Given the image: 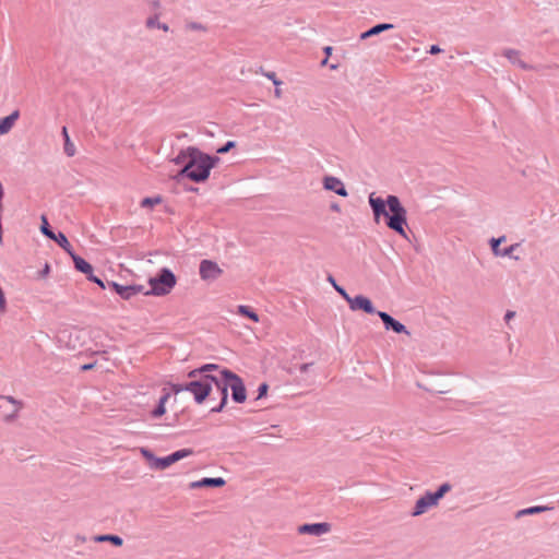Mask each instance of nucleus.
I'll use <instances>...</instances> for the list:
<instances>
[{"label": "nucleus", "mask_w": 559, "mask_h": 559, "mask_svg": "<svg viewBox=\"0 0 559 559\" xmlns=\"http://www.w3.org/2000/svg\"><path fill=\"white\" fill-rule=\"evenodd\" d=\"M369 205L371 207L373 219L376 223L380 222L381 217H384L385 225L399 234L400 236L407 238L405 226L407 225V211L401 203L399 197L389 194L385 200L381 197H377L374 192L369 194Z\"/></svg>", "instance_id": "obj_1"}, {"label": "nucleus", "mask_w": 559, "mask_h": 559, "mask_svg": "<svg viewBox=\"0 0 559 559\" xmlns=\"http://www.w3.org/2000/svg\"><path fill=\"white\" fill-rule=\"evenodd\" d=\"M189 153L191 159L178 171L176 179L188 178L193 182H204L210 177L211 169L219 162V157L203 153L194 146H189Z\"/></svg>", "instance_id": "obj_2"}, {"label": "nucleus", "mask_w": 559, "mask_h": 559, "mask_svg": "<svg viewBox=\"0 0 559 559\" xmlns=\"http://www.w3.org/2000/svg\"><path fill=\"white\" fill-rule=\"evenodd\" d=\"M190 381L186 383H171L169 386L175 394L182 391H188L193 394L194 401L198 404H202L210 395L213 381H215L214 374H203L202 377L189 378Z\"/></svg>", "instance_id": "obj_3"}, {"label": "nucleus", "mask_w": 559, "mask_h": 559, "mask_svg": "<svg viewBox=\"0 0 559 559\" xmlns=\"http://www.w3.org/2000/svg\"><path fill=\"white\" fill-rule=\"evenodd\" d=\"M177 283V277L168 267H162L158 273L148 280L151 289L144 295L165 296L171 292Z\"/></svg>", "instance_id": "obj_4"}, {"label": "nucleus", "mask_w": 559, "mask_h": 559, "mask_svg": "<svg viewBox=\"0 0 559 559\" xmlns=\"http://www.w3.org/2000/svg\"><path fill=\"white\" fill-rule=\"evenodd\" d=\"M221 376L229 382L233 401L238 404L243 403L247 399V391L242 379L227 368L221 370Z\"/></svg>", "instance_id": "obj_5"}, {"label": "nucleus", "mask_w": 559, "mask_h": 559, "mask_svg": "<svg viewBox=\"0 0 559 559\" xmlns=\"http://www.w3.org/2000/svg\"><path fill=\"white\" fill-rule=\"evenodd\" d=\"M22 408V401H19L13 396L0 395V411L3 413L4 421H13Z\"/></svg>", "instance_id": "obj_6"}, {"label": "nucleus", "mask_w": 559, "mask_h": 559, "mask_svg": "<svg viewBox=\"0 0 559 559\" xmlns=\"http://www.w3.org/2000/svg\"><path fill=\"white\" fill-rule=\"evenodd\" d=\"M507 240V237L506 236H501V237H498V238H491L489 240V245H490V248H491V251L493 253V255L496 257H509L515 261H519L520 260V257L519 255H514L513 252L520 248V243L516 242V243H513L509 247H507V249H501L500 248V245L502 242H504Z\"/></svg>", "instance_id": "obj_7"}, {"label": "nucleus", "mask_w": 559, "mask_h": 559, "mask_svg": "<svg viewBox=\"0 0 559 559\" xmlns=\"http://www.w3.org/2000/svg\"><path fill=\"white\" fill-rule=\"evenodd\" d=\"M199 274L203 281L214 282L222 276L223 270L215 261L204 259L200 262Z\"/></svg>", "instance_id": "obj_8"}, {"label": "nucleus", "mask_w": 559, "mask_h": 559, "mask_svg": "<svg viewBox=\"0 0 559 559\" xmlns=\"http://www.w3.org/2000/svg\"><path fill=\"white\" fill-rule=\"evenodd\" d=\"M193 454L192 449H180L178 451L173 452L171 454L158 457V460H155V469L157 471H164L167 467H169L171 464L188 457Z\"/></svg>", "instance_id": "obj_9"}, {"label": "nucleus", "mask_w": 559, "mask_h": 559, "mask_svg": "<svg viewBox=\"0 0 559 559\" xmlns=\"http://www.w3.org/2000/svg\"><path fill=\"white\" fill-rule=\"evenodd\" d=\"M347 302L352 311L360 310L368 314H377L378 312L373 307L372 301L364 295H357L355 297L349 296Z\"/></svg>", "instance_id": "obj_10"}, {"label": "nucleus", "mask_w": 559, "mask_h": 559, "mask_svg": "<svg viewBox=\"0 0 559 559\" xmlns=\"http://www.w3.org/2000/svg\"><path fill=\"white\" fill-rule=\"evenodd\" d=\"M377 314L383 322L384 329L386 331H393L396 334H407L409 335V331L406 326L400 321L395 320L392 316H390L385 311H378Z\"/></svg>", "instance_id": "obj_11"}, {"label": "nucleus", "mask_w": 559, "mask_h": 559, "mask_svg": "<svg viewBox=\"0 0 559 559\" xmlns=\"http://www.w3.org/2000/svg\"><path fill=\"white\" fill-rule=\"evenodd\" d=\"M438 506V502L432 497L431 491H426L424 496L417 499L413 511L411 512L412 516H419L426 513L430 508Z\"/></svg>", "instance_id": "obj_12"}, {"label": "nucleus", "mask_w": 559, "mask_h": 559, "mask_svg": "<svg viewBox=\"0 0 559 559\" xmlns=\"http://www.w3.org/2000/svg\"><path fill=\"white\" fill-rule=\"evenodd\" d=\"M323 188L328 191H332L340 197H347L348 192L342 182V180L334 176H325L323 178Z\"/></svg>", "instance_id": "obj_13"}, {"label": "nucleus", "mask_w": 559, "mask_h": 559, "mask_svg": "<svg viewBox=\"0 0 559 559\" xmlns=\"http://www.w3.org/2000/svg\"><path fill=\"white\" fill-rule=\"evenodd\" d=\"M331 531V524L326 522L302 524L298 527L300 534H310L313 536H321Z\"/></svg>", "instance_id": "obj_14"}, {"label": "nucleus", "mask_w": 559, "mask_h": 559, "mask_svg": "<svg viewBox=\"0 0 559 559\" xmlns=\"http://www.w3.org/2000/svg\"><path fill=\"white\" fill-rule=\"evenodd\" d=\"M226 481L222 477H204L200 480L192 481L190 488L198 489L204 487L219 488L225 486Z\"/></svg>", "instance_id": "obj_15"}, {"label": "nucleus", "mask_w": 559, "mask_h": 559, "mask_svg": "<svg viewBox=\"0 0 559 559\" xmlns=\"http://www.w3.org/2000/svg\"><path fill=\"white\" fill-rule=\"evenodd\" d=\"M19 110H14L9 116L0 119V135L8 133L12 129L14 122L19 119Z\"/></svg>", "instance_id": "obj_16"}, {"label": "nucleus", "mask_w": 559, "mask_h": 559, "mask_svg": "<svg viewBox=\"0 0 559 559\" xmlns=\"http://www.w3.org/2000/svg\"><path fill=\"white\" fill-rule=\"evenodd\" d=\"M107 286L109 289L119 295L122 299L129 300L130 298V285H121L112 281H107Z\"/></svg>", "instance_id": "obj_17"}, {"label": "nucleus", "mask_w": 559, "mask_h": 559, "mask_svg": "<svg viewBox=\"0 0 559 559\" xmlns=\"http://www.w3.org/2000/svg\"><path fill=\"white\" fill-rule=\"evenodd\" d=\"M71 259H72V261L74 263V267L78 272H81L83 274L93 272L92 264L88 263L86 260H84L82 257L74 253L71 255Z\"/></svg>", "instance_id": "obj_18"}, {"label": "nucleus", "mask_w": 559, "mask_h": 559, "mask_svg": "<svg viewBox=\"0 0 559 559\" xmlns=\"http://www.w3.org/2000/svg\"><path fill=\"white\" fill-rule=\"evenodd\" d=\"M503 55L512 62L513 64H518L520 68L527 70L531 67L520 59V51L514 49H506Z\"/></svg>", "instance_id": "obj_19"}, {"label": "nucleus", "mask_w": 559, "mask_h": 559, "mask_svg": "<svg viewBox=\"0 0 559 559\" xmlns=\"http://www.w3.org/2000/svg\"><path fill=\"white\" fill-rule=\"evenodd\" d=\"M219 369L216 364H205L197 369L188 372V378L202 377L203 374H210L209 372Z\"/></svg>", "instance_id": "obj_20"}, {"label": "nucleus", "mask_w": 559, "mask_h": 559, "mask_svg": "<svg viewBox=\"0 0 559 559\" xmlns=\"http://www.w3.org/2000/svg\"><path fill=\"white\" fill-rule=\"evenodd\" d=\"M169 397H170V393L164 392V394L159 397L158 404L151 413L153 418H159L166 413L165 404L167 403Z\"/></svg>", "instance_id": "obj_21"}, {"label": "nucleus", "mask_w": 559, "mask_h": 559, "mask_svg": "<svg viewBox=\"0 0 559 559\" xmlns=\"http://www.w3.org/2000/svg\"><path fill=\"white\" fill-rule=\"evenodd\" d=\"M548 510H551V508L547 507V506L530 507V508H526V509L519 510L515 513V519H520V518L525 516V515L538 514V513H542V512H545V511H548Z\"/></svg>", "instance_id": "obj_22"}, {"label": "nucleus", "mask_w": 559, "mask_h": 559, "mask_svg": "<svg viewBox=\"0 0 559 559\" xmlns=\"http://www.w3.org/2000/svg\"><path fill=\"white\" fill-rule=\"evenodd\" d=\"M51 240L56 241L70 257L75 253L67 236L63 233L59 231L58 234L55 235V238H52Z\"/></svg>", "instance_id": "obj_23"}, {"label": "nucleus", "mask_w": 559, "mask_h": 559, "mask_svg": "<svg viewBox=\"0 0 559 559\" xmlns=\"http://www.w3.org/2000/svg\"><path fill=\"white\" fill-rule=\"evenodd\" d=\"M213 385H215L216 389L219 391L221 399L225 400V395H226V400L228 401V388H229L228 380H226L223 376L221 378L215 376V381H213Z\"/></svg>", "instance_id": "obj_24"}, {"label": "nucleus", "mask_w": 559, "mask_h": 559, "mask_svg": "<svg viewBox=\"0 0 559 559\" xmlns=\"http://www.w3.org/2000/svg\"><path fill=\"white\" fill-rule=\"evenodd\" d=\"M95 540L111 543L112 545H115L117 547L122 546V544H123V539L120 536L114 535V534L97 535L95 537Z\"/></svg>", "instance_id": "obj_25"}, {"label": "nucleus", "mask_w": 559, "mask_h": 559, "mask_svg": "<svg viewBox=\"0 0 559 559\" xmlns=\"http://www.w3.org/2000/svg\"><path fill=\"white\" fill-rule=\"evenodd\" d=\"M40 221H41V224H40V231H41V234L45 235L50 240L52 238H55L56 233L53 231V229L49 225L48 218H47V216L45 214H43L40 216Z\"/></svg>", "instance_id": "obj_26"}, {"label": "nucleus", "mask_w": 559, "mask_h": 559, "mask_svg": "<svg viewBox=\"0 0 559 559\" xmlns=\"http://www.w3.org/2000/svg\"><path fill=\"white\" fill-rule=\"evenodd\" d=\"M452 489V485L450 483L441 484L436 491H431L432 497L439 503V501Z\"/></svg>", "instance_id": "obj_27"}, {"label": "nucleus", "mask_w": 559, "mask_h": 559, "mask_svg": "<svg viewBox=\"0 0 559 559\" xmlns=\"http://www.w3.org/2000/svg\"><path fill=\"white\" fill-rule=\"evenodd\" d=\"M238 313L249 318L253 322H259V316L255 311H253L249 306L240 305L238 306Z\"/></svg>", "instance_id": "obj_28"}, {"label": "nucleus", "mask_w": 559, "mask_h": 559, "mask_svg": "<svg viewBox=\"0 0 559 559\" xmlns=\"http://www.w3.org/2000/svg\"><path fill=\"white\" fill-rule=\"evenodd\" d=\"M391 28H393L392 24H386V23L378 24V25L362 32L360 35H378L379 33L389 31Z\"/></svg>", "instance_id": "obj_29"}, {"label": "nucleus", "mask_w": 559, "mask_h": 559, "mask_svg": "<svg viewBox=\"0 0 559 559\" xmlns=\"http://www.w3.org/2000/svg\"><path fill=\"white\" fill-rule=\"evenodd\" d=\"M191 159V154L189 153V147H187L186 150H181L179 152V154L173 158V163H175L176 165H181V164H185Z\"/></svg>", "instance_id": "obj_30"}, {"label": "nucleus", "mask_w": 559, "mask_h": 559, "mask_svg": "<svg viewBox=\"0 0 559 559\" xmlns=\"http://www.w3.org/2000/svg\"><path fill=\"white\" fill-rule=\"evenodd\" d=\"M147 27L151 32L162 31L164 33L168 32V26L166 24H162L157 21V19H150L147 21Z\"/></svg>", "instance_id": "obj_31"}, {"label": "nucleus", "mask_w": 559, "mask_h": 559, "mask_svg": "<svg viewBox=\"0 0 559 559\" xmlns=\"http://www.w3.org/2000/svg\"><path fill=\"white\" fill-rule=\"evenodd\" d=\"M141 454L143 455V457L146 459V461L150 464V467L155 469V460H158V457L155 456L153 452L146 448L141 449Z\"/></svg>", "instance_id": "obj_32"}, {"label": "nucleus", "mask_w": 559, "mask_h": 559, "mask_svg": "<svg viewBox=\"0 0 559 559\" xmlns=\"http://www.w3.org/2000/svg\"><path fill=\"white\" fill-rule=\"evenodd\" d=\"M163 199L160 195H156V197H153V198H144L142 201H141V206L142 207H153L154 205L156 204H159L162 203Z\"/></svg>", "instance_id": "obj_33"}, {"label": "nucleus", "mask_w": 559, "mask_h": 559, "mask_svg": "<svg viewBox=\"0 0 559 559\" xmlns=\"http://www.w3.org/2000/svg\"><path fill=\"white\" fill-rule=\"evenodd\" d=\"M328 281L333 285L335 290L347 301L349 298V294L346 292V289L340 285L336 284V281L332 275H329Z\"/></svg>", "instance_id": "obj_34"}, {"label": "nucleus", "mask_w": 559, "mask_h": 559, "mask_svg": "<svg viewBox=\"0 0 559 559\" xmlns=\"http://www.w3.org/2000/svg\"><path fill=\"white\" fill-rule=\"evenodd\" d=\"M63 150H64V153L68 155V156H74L75 154V146L74 144L71 142L70 140V136H67L66 141H64V146H63Z\"/></svg>", "instance_id": "obj_35"}, {"label": "nucleus", "mask_w": 559, "mask_h": 559, "mask_svg": "<svg viewBox=\"0 0 559 559\" xmlns=\"http://www.w3.org/2000/svg\"><path fill=\"white\" fill-rule=\"evenodd\" d=\"M235 147H236V141H227L224 145L219 146L216 150V153L217 154H226Z\"/></svg>", "instance_id": "obj_36"}, {"label": "nucleus", "mask_w": 559, "mask_h": 559, "mask_svg": "<svg viewBox=\"0 0 559 559\" xmlns=\"http://www.w3.org/2000/svg\"><path fill=\"white\" fill-rule=\"evenodd\" d=\"M206 27L203 24L191 22L187 25V32H206Z\"/></svg>", "instance_id": "obj_37"}, {"label": "nucleus", "mask_w": 559, "mask_h": 559, "mask_svg": "<svg viewBox=\"0 0 559 559\" xmlns=\"http://www.w3.org/2000/svg\"><path fill=\"white\" fill-rule=\"evenodd\" d=\"M267 391H269V385L267 383L263 382L259 385L258 388V395H257V400H260L264 396H266L267 394Z\"/></svg>", "instance_id": "obj_38"}, {"label": "nucleus", "mask_w": 559, "mask_h": 559, "mask_svg": "<svg viewBox=\"0 0 559 559\" xmlns=\"http://www.w3.org/2000/svg\"><path fill=\"white\" fill-rule=\"evenodd\" d=\"M7 310V299L2 288L0 287V312L3 313Z\"/></svg>", "instance_id": "obj_39"}, {"label": "nucleus", "mask_w": 559, "mask_h": 559, "mask_svg": "<svg viewBox=\"0 0 559 559\" xmlns=\"http://www.w3.org/2000/svg\"><path fill=\"white\" fill-rule=\"evenodd\" d=\"M130 298L143 292L144 287L142 285H130Z\"/></svg>", "instance_id": "obj_40"}, {"label": "nucleus", "mask_w": 559, "mask_h": 559, "mask_svg": "<svg viewBox=\"0 0 559 559\" xmlns=\"http://www.w3.org/2000/svg\"><path fill=\"white\" fill-rule=\"evenodd\" d=\"M264 75H265L267 79H270V80L273 82V84H274L275 86H280V85L282 84V81H280V80L276 78L275 72H266V73H264Z\"/></svg>", "instance_id": "obj_41"}, {"label": "nucleus", "mask_w": 559, "mask_h": 559, "mask_svg": "<svg viewBox=\"0 0 559 559\" xmlns=\"http://www.w3.org/2000/svg\"><path fill=\"white\" fill-rule=\"evenodd\" d=\"M227 404V400L221 399V403L211 409V413H221Z\"/></svg>", "instance_id": "obj_42"}, {"label": "nucleus", "mask_w": 559, "mask_h": 559, "mask_svg": "<svg viewBox=\"0 0 559 559\" xmlns=\"http://www.w3.org/2000/svg\"><path fill=\"white\" fill-rule=\"evenodd\" d=\"M91 282L97 284L98 286H100L102 288L106 289L108 288L107 286V282L105 283L102 278H99L98 276H95V277H91Z\"/></svg>", "instance_id": "obj_43"}, {"label": "nucleus", "mask_w": 559, "mask_h": 559, "mask_svg": "<svg viewBox=\"0 0 559 559\" xmlns=\"http://www.w3.org/2000/svg\"><path fill=\"white\" fill-rule=\"evenodd\" d=\"M49 272H50V265L48 263H46L44 269L38 272V277L44 278L49 274Z\"/></svg>", "instance_id": "obj_44"}, {"label": "nucleus", "mask_w": 559, "mask_h": 559, "mask_svg": "<svg viewBox=\"0 0 559 559\" xmlns=\"http://www.w3.org/2000/svg\"><path fill=\"white\" fill-rule=\"evenodd\" d=\"M442 49L438 46V45H431L428 52L431 53V55H437L439 52H441Z\"/></svg>", "instance_id": "obj_45"}, {"label": "nucleus", "mask_w": 559, "mask_h": 559, "mask_svg": "<svg viewBox=\"0 0 559 559\" xmlns=\"http://www.w3.org/2000/svg\"><path fill=\"white\" fill-rule=\"evenodd\" d=\"M515 317V311L508 310L504 314V321L509 324L510 320Z\"/></svg>", "instance_id": "obj_46"}, {"label": "nucleus", "mask_w": 559, "mask_h": 559, "mask_svg": "<svg viewBox=\"0 0 559 559\" xmlns=\"http://www.w3.org/2000/svg\"><path fill=\"white\" fill-rule=\"evenodd\" d=\"M312 365H313L312 362L300 365V367H299L300 372H302V373L307 372Z\"/></svg>", "instance_id": "obj_47"}, {"label": "nucleus", "mask_w": 559, "mask_h": 559, "mask_svg": "<svg viewBox=\"0 0 559 559\" xmlns=\"http://www.w3.org/2000/svg\"><path fill=\"white\" fill-rule=\"evenodd\" d=\"M330 210L333 211V212L340 213L341 212V206L337 203L333 202L330 205Z\"/></svg>", "instance_id": "obj_48"}, {"label": "nucleus", "mask_w": 559, "mask_h": 559, "mask_svg": "<svg viewBox=\"0 0 559 559\" xmlns=\"http://www.w3.org/2000/svg\"><path fill=\"white\" fill-rule=\"evenodd\" d=\"M94 366H95V362L85 364V365H83V366L81 367V369H82L83 371H87V370H92V369L94 368Z\"/></svg>", "instance_id": "obj_49"}, {"label": "nucleus", "mask_w": 559, "mask_h": 559, "mask_svg": "<svg viewBox=\"0 0 559 559\" xmlns=\"http://www.w3.org/2000/svg\"><path fill=\"white\" fill-rule=\"evenodd\" d=\"M323 51L325 53V57L329 58L331 56L332 51H333V48L331 46H326V47L323 48Z\"/></svg>", "instance_id": "obj_50"}, {"label": "nucleus", "mask_w": 559, "mask_h": 559, "mask_svg": "<svg viewBox=\"0 0 559 559\" xmlns=\"http://www.w3.org/2000/svg\"><path fill=\"white\" fill-rule=\"evenodd\" d=\"M62 135H63V139H64V140L67 139V136H69V133H68V129H67V127H63V128H62Z\"/></svg>", "instance_id": "obj_51"}, {"label": "nucleus", "mask_w": 559, "mask_h": 559, "mask_svg": "<svg viewBox=\"0 0 559 559\" xmlns=\"http://www.w3.org/2000/svg\"><path fill=\"white\" fill-rule=\"evenodd\" d=\"M84 274L86 275V278H87L88 281H91V277H95V276H96V275H94V274H93V272H91V273H84Z\"/></svg>", "instance_id": "obj_52"}, {"label": "nucleus", "mask_w": 559, "mask_h": 559, "mask_svg": "<svg viewBox=\"0 0 559 559\" xmlns=\"http://www.w3.org/2000/svg\"><path fill=\"white\" fill-rule=\"evenodd\" d=\"M448 392H449V390H444V388H441V390L437 391V393H439V394H445Z\"/></svg>", "instance_id": "obj_53"}, {"label": "nucleus", "mask_w": 559, "mask_h": 559, "mask_svg": "<svg viewBox=\"0 0 559 559\" xmlns=\"http://www.w3.org/2000/svg\"><path fill=\"white\" fill-rule=\"evenodd\" d=\"M448 392H449V390H444V388H441V390L437 391V393H439V394H445Z\"/></svg>", "instance_id": "obj_54"}, {"label": "nucleus", "mask_w": 559, "mask_h": 559, "mask_svg": "<svg viewBox=\"0 0 559 559\" xmlns=\"http://www.w3.org/2000/svg\"><path fill=\"white\" fill-rule=\"evenodd\" d=\"M328 60H329V58H328V57H325V58L321 61V66H326V64H328Z\"/></svg>", "instance_id": "obj_55"}, {"label": "nucleus", "mask_w": 559, "mask_h": 559, "mask_svg": "<svg viewBox=\"0 0 559 559\" xmlns=\"http://www.w3.org/2000/svg\"><path fill=\"white\" fill-rule=\"evenodd\" d=\"M275 96L281 97V90L277 87L275 88Z\"/></svg>", "instance_id": "obj_56"}, {"label": "nucleus", "mask_w": 559, "mask_h": 559, "mask_svg": "<svg viewBox=\"0 0 559 559\" xmlns=\"http://www.w3.org/2000/svg\"><path fill=\"white\" fill-rule=\"evenodd\" d=\"M330 68H331V69H336V68H337V64L332 63V64H330Z\"/></svg>", "instance_id": "obj_57"}, {"label": "nucleus", "mask_w": 559, "mask_h": 559, "mask_svg": "<svg viewBox=\"0 0 559 559\" xmlns=\"http://www.w3.org/2000/svg\"><path fill=\"white\" fill-rule=\"evenodd\" d=\"M0 243H2V231H0Z\"/></svg>", "instance_id": "obj_58"}]
</instances>
